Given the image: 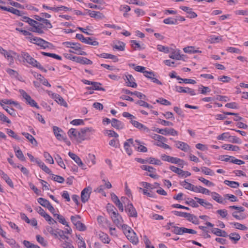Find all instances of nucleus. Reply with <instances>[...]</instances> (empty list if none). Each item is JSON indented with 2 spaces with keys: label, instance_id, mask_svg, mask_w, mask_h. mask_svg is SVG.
Listing matches in <instances>:
<instances>
[{
  "label": "nucleus",
  "instance_id": "obj_25",
  "mask_svg": "<svg viewBox=\"0 0 248 248\" xmlns=\"http://www.w3.org/2000/svg\"><path fill=\"white\" fill-rule=\"evenodd\" d=\"M43 24L38 22V24H36L34 26H33V27L30 30L39 34H42L44 33L43 31L42 30V28H43Z\"/></svg>",
  "mask_w": 248,
  "mask_h": 248
},
{
  "label": "nucleus",
  "instance_id": "obj_11",
  "mask_svg": "<svg viewBox=\"0 0 248 248\" xmlns=\"http://www.w3.org/2000/svg\"><path fill=\"white\" fill-rule=\"evenodd\" d=\"M140 168L143 170H146L148 171V172H150V174H147V175L149 176L154 179L158 178V176L154 173V172H155V169L153 167L150 166L142 165L140 166Z\"/></svg>",
  "mask_w": 248,
  "mask_h": 248
},
{
  "label": "nucleus",
  "instance_id": "obj_46",
  "mask_svg": "<svg viewBox=\"0 0 248 248\" xmlns=\"http://www.w3.org/2000/svg\"><path fill=\"white\" fill-rule=\"evenodd\" d=\"M55 159L58 164L62 168L65 169V164L62 160V159L58 154H57L55 156Z\"/></svg>",
  "mask_w": 248,
  "mask_h": 248
},
{
  "label": "nucleus",
  "instance_id": "obj_64",
  "mask_svg": "<svg viewBox=\"0 0 248 248\" xmlns=\"http://www.w3.org/2000/svg\"><path fill=\"white\" fill-rule=\"evenodd\" d=\"M78 242L79 248H86V244L82 237L80 235L78 236Z\"/></svg>",
  "mask_w": 248,
  "mask_h": 248
},
{
  "label": "nucleus",
  "instance_id": "obj_35",
  "mask_svg": "<svg viewBox=\"0 0 248 248\" xmlns=\"http://www.w3.org/2000/svg\"><path fill=\"white\" fill-rule=\"evenodd\" d=\"M83 43L95 46L99 45L97 41L94 40V38L91 37L86 38Z\"/></svg>",
  "mask_w": 248,
  "mask_h": 248
},
{
  "label": "nucleus",
  "instance_id": "obj_14",
  "mask_svg": "<svg viewBox=\"0 0 248 248\" xmlns=\"http://www.w3.org/2000/svg\"><path fill=\"white\" fill-rule=\"evenodd\" d=\"M68 155L82 169H86L84 168L85 166V165L83 163L81 159L77 155L70 152L68 153Z\"/></svg>",
  "mask_w": 248,
  "mask_h": 248
},
{
  "label": "nucleus",
  "instance_id": "obj_58",
  "mask_svg": "<svg viewBox=\"0 0 248 248\" xmlns=\"http://www.w3.org/2000/svg\"><path fill=\"white\" fill-rule=\"evenodd\" d=\"M198 180L205 184L206 186H214V184L208 180L205 179V178L200 177L198 178Z\"/></svg>",
  "mask_w": 248,
  "mask_h": 248
},
{
  "label": "nucleus",
  "instance_id": "obj_48",
  "mask_svg": "<svg viewBox=\"0 0 248 248\" xmlns=\"http://www.w3.org/2000/svg\"><path fill=\"white\" fill-rule=\"evenodd\" d=\"M36 240L41 245H42L44 247H46L47 246V241H46V240H45V239L44 238V237H43L42 236H41V235H37L36 236Z\"/></svg>",
  "mask_w": 248,
  "mask_h": 248
},
{
  "label": "nucleus",
  "instance_id": "obj_54",
  "mask_svg": "<svg viewBox=\"0 0 248 248\" xmlns=\"http://www.w3.org/2000/svg\"><path fill=\"white\" fill-rule=\"evenodd\" d=\"M151 137L153 139L158 141L166 142L167 141V139L166 138L156 134H153Z\"/></svg>",
  "mask_w": 248,
  "mask_h": 248
},
{
  "label": "nucleus",
  "instance_id": "obj_53",
  "mask_svg": "<svg viewBox=\"0 0 248 248\" xmlns=\"http://www.w3.org/2000/svg\"><path fill=\"white\" fill-rule=\"evenodd\" d=\"M169 168L170 170H171L172 171L177 173L178 175L181 176L182 173L184 172L183 170L174 166H170Z\"/></svg>",
  "mask_w": 248,
  "mask_h": 248
},
{
  "label": "nucleus",
  "instance_id": "obj_26",
  "mask_svg": "<svg viewBox=\"0 0 248 248\" xmlns=\"http://www.w3.org/2000/svg\"><path fill=\"white\" fill-rule=\"evenodd\" d=\"M102 84L99 82H94L93 81L91 87H87L86 88L88 90H97V91H105V89L102 87H100Z\"/></svg>",
  "mask_w": 248,
  "mask_h": 248
},
{
  "label": "nucleus",
  "instance_id": "obj_43",
  "mask_svg": "<svg viewBox=\"0 0 248 248\" xmlns=\"http://www.w3.org/2000/svg\"><path fill=\"white\" fill-rule=\"evenodd\" d=\"M224 183L225 185H226L232 188H237V187H238L239 186V183L238 182H235V181L225 180L224 181Z\"/></svg>",
  "mask_w": 248,
  "mask_h": 248
},
{
  "label": "nucleus",
  "instance_id": "obj_39",
  "mask_svg": "<svg viewBox=\"0 0 248 248\" xmlns=\"http://www.w3.org/2000/svg\"><path fill=\"white\" fill-rule=\"evenodd\" d=\"M46 230L55 238H58V233L59 232V229L55 230L52 227L48 226L46 227Z\"/></svg>",
  "mask_w": 248,
  "mask_h": 248
},
{
  "label": "nucleus",
  "instance_id": "obj_9",
  "mask_svg": "<svg viewBox=\"0 0 248 248\" xmlns=\"http://www.w3.org/2000/svg\"><path fill=\"white\" fill-rule=\"evenodd\" d=\"M175 91L178 93H187L190 95H195L196 93L194 90L188 87H183L181 86H176Z\"/></svg>",
  "mask_w": 248,
  "mask_h": 248
},
{
  "label": "nucleus",
  "instance_id": "obj_33",
  "mask_svg": "<svg viewBox=\"0 0 248 248\" xmlns=\"http://www.w3.org/2000/svg\"><path fill=\"white\" fill-rule=\"evenodd\" d=\"M20 20L28 23L32 27L34 26L36 24H38V22L30 18L28 16H23V19H20Z\"/></svg>",
  "mask_w": 248,
  "mask_h": 248
},
{
  "label": "nucleus",
  "instance_id": "obj_6",
  "mask_svg": "<svg viewBox=\"0 0 248 248\" xmlns=\"http://www.w3.org/2000/svg\"><path fill=\"white\" fill-rule=\"evenodd\" d=\"M125 236L127 239L133 244L136 245L139 242L138 238L136 233L133 231V230H128L125 233Z\"/></svg>",
  "mask_w": 248,
  "mask_h": 248
},
{
  "label": "nucleus",
  "instance_id": "obj_61",
  "mask_svg": "<svg viewBox=\"0 0 248 248\" xmlns=\"http://www.w3.org/2000/svg\"><path fill=\"white\" fill-rule=\"evenodd\" d=\"M202 171L206 175H213L214 172L209 168L203 167L201 168Z\"/></svg>",
  "mask_w": 248,
  "mask_h": 248
},
{
  "label": "nucleus",
  "instance_id": "obj_30",
  "mask_svg": "<svg viewBox=\"0 0 248 248\" xmlns=\"http://www.w3.org/2000/svg\"><path fill=\"white\" fill-rule=\"evenodd\" d=\"M212 198V199L219 203H223L224 200L221 197L220 195L216 192H212L211 193Z\"/></svg>",
  "mask_w": 248,
  "mask_h": 248
},
{
  "label": "nucleus",
  "instance_id": "obj_55",
  "mask_svg": "<svg viewBox=\"0 0 248 248\" xmlns=\"http://www.w3.org/2000/svg\"><path fill=\"white\" fill-rule=\"evenodd\" d=\"M44 156L46 158V160L50 164H54V160L51 155L47 152L44 153Z\"/></svg>",
  "mask_w": 248,
  "mask_h": 248
},
{
  "label": "nucleus",
  "instance_id": "obj_56",
  "mask_svg": "<svg viewBox=\"0 0 248 248\" xmlns=\"http://www.w3.org/2000/svg\"><path fill=\"white\" fill-rule=\"evenodd\" d=\"M43 217L45 218V219L48 222V223L50 225L54 224V223H57V222L46 213L44 215Z\"/></svg>",
  "mask_w": 248,
  "mask_h": 248
},
{
  "label": "nucleus",
  "instance_id": "obj_49",
  "mask_svg": "<svg viewBox=\"0 0 248 248\" xmlns=\"http://www.w3.org/2000/svg\"><path fill=\"white\" fill-rule=\"evenodd\" d=\"M125 44L122 42H118V44L113 45L112 46L113 48L114 49H116L118 50L124 51V50Z\"/></svg>",
  "mask_w": 248,
  "mask_h": 248
},
{
  "label": "nucleus",
  "instance_id": "obj_7",
  "mask_svg": "<svg viewBox=\"0 0 248 248\" xmlns=\"http://www.w3.org/2000/svg\"><path fill=\"white\" fill-rule=\"evenodd\" d=\"M125 81L126 85L132 88H136L137 86V83L135 82V78L130 74H127L124 77H123Z\"/></svg>",
  "mask_w": 248,
  "mask_h": 248
},
{
  "label": "nucleus",
  "instance_id": "obj_38",
  "mask_svg": "<svg viewBox=\"0 0 248 248\" xmlns=\"http://www.w3.org/2000/svg\"><path fill=\"white\" fill-rule=\"evenodd\" d=\"M163 23L166 24H170V25H176L178 24V22H177L176 19L175 18L173 17H168L167 18H165L163 20Z\"/></svg>",
  "mask_w": 248,
  "mask_h": 248
},
{
  "label": "nucleus",
  "instance_id": "obj_34",
  "mask_svg": "<svg viewBox=\"0 0 248 248\" xmlns=\"http://www.w3.org/2000/svg\"><path fill=\"white\" fill-rule=\"evenodd\" d=\"M23 135L29 140V141L33 145H37V142L34 138L28 133H23Z\"/></svg>",
  "mask_w": 248,
  "mask_h": 248
},
{
  "label": "nucleus",
  "instance_id": "obj_29",
  "mask_svg": "<svg viewBox=\"0 0 248 248\" xmlns=\"http://www.w3.org/2000/svg\"><path fill=\"white\" fill-rule=\"evenodd\" d=\"M180 185L183 186L185 188L194 191L196 186L191 184V183L187 182L186 180L180 183Z\"/></svg>",
  "mask_w": 248,
  "mask_h": 248
},
{
  "label": "nucleus",
  "instance_id": "obj_47",
  "mask_svg": "<svg viewBox=\"0 0 248 248\" xmlns=\"http://www.w3.org/2000/svg\"><path fill=\"white\" fill-rule=\"evenodd\" d=\"M23 244L26 248H40L38 245L32 244L27 240L23 241Z\"/></svg>",
  "mask_w": 248,
  "mask_h": 248
},
{
  "label": "nucleus",
  "instance_id": "obj_28",
  "mask_svg": "<svg viewBox=\"0 0 248 248\" xmlns=\"http://www.w3.org/2000/svg\"><path fill=\"white\" fill-rule=\"evenodd\" d=\"M194 192L196 193H201L206 195H209L210 194L209 190L201 186H196Z\"/></svg>",
  "mask_w": 248,
  "mask_h": 248
},
{
  "label": "nucleus",
  "instance_id": "obj_4",
  "mask_svg": "<svg viewBox=\"0 0 248 248\" xmlns=\"http://www.w3.org/2000/svg\"><path fill=\"white\" fill-rule=\"evenodd\" d=\"M92 188L90 186L84 188L81 192V200L82 202H87L90 197Z\"/></svg>",
  "mask_w": 248,
  "mask_h": 248
},
{
  "label": "nucleus",
  "instance_id": "obj_1",
  "mask_svg": "<svg viewBox=\"0 0 248 248\" xmlns=\"http://www.w3.org/2000/svg\"><path fill=\"white\" fill-rule=\"evenodd\" d=\"M19 61H25L32 66L36 67L44 72H47V70L44 68L41 64L34 58L31 57L28 53L22 52L21 54L17 56Z\"/></svg>",
  "mask_w": 248,
  "mask_h": 248
},
{
  "label": "nucleus",
  "instance_id": "obj_3",
  "mask_svg": "<svg viewBox=\"0 0 248 248\" xmlns=\"http://www.w3.org/2000/svg\"><path fill=\"white\" fill-rule=\"evenodd\" d=\"M125 211L128 213L129 217H137L138 213L132 203L128 202L125 207Z\"/></svg>",
  "mask_w": 248,
  "mask_h": 248
},
{
  "label": "nucleus",
  "instance_id": "obj_12",
  "mask_svg": "<svg viewBox=\"0 0 248 248\" xmlns=\"http://www.w3.org/2000/svg\"><path fill=\"white\" fill-rule=\"evenodd\" d=\"M130 123L135 127L140 130H143L147 133L150 132V130L144 124L135 120L130 121Z\"/></svg>",
  "mask_w": 248,
  "mask_h": 248
},
{
  "label": "nucleus",
  "instance_id": "obj_36",
  "mask_svg": "<svg viewBox=\"0 0 248 248\" xmlns=\"http://www.w3.org/2000/svg\"><path fill=\"white\" fill-rule=\"evenodd\" d=\"M140 189L142 191L144 195H145L148 197L153 198H156L157 197L156 194L153 192L152 190L149 191L148 190L143 189L142 188H140Z\"/></svg>",
  "mask_w": 248,
  "mask_h": 248
},
{
  "label": "nucleus",
  "instance_id": "obj_27",
  "mask_svg": "<svg viewBox=\"0 0 248 248\" xmlns=\"http://www.w3.org/2000/svg\"><path fill=\"white\" fill-rule=\"evenodd\" d=\"M77 62L84 65H91L93 64V62L91 60L83 57H78Z\"/></svg>",
  "mask_w": 248,
  "mask_h": 248
},
{
  "label": "nucleus",
  "instance_id": "obj_13",
  "mask_svg": "<svg viewBox=\"0 0 248 248\" xmlns=\"http://www.w3.org/2000/svg\"><path fill=\"white\" fill-rule=\"evenodd\" d=\"M110 217L113 223L117 226L121 224L123 221L121 216L117 212H113Z\"/></svg>",
  "mask_w": 248,
  "mask_h": 248
},
{
  "label": "nucleus",
  "instance_id": "obj_50",
  "mask_svg": "<svg viewBox=\"0 0 248 248\" xmlns=\"http://www.w3.org/2000/svg\"><path fill=\"white\" fill-rule=\"evenodd\" d=\"M52 175V180H54V181L57 182L59 183H63L64 181V179L62 176L55 175L54 174H50Z\"/></svg>",
  "mask_w": 248,
  "mask_h": 248
},
{
  "label": "nucleus",
  "instance_id": "obj_62",
  "mask_svg": "<svg viewBox=\"0 0 248 248\" xmlns=\"http://www.w3.org/2000/svg\"><path fill=\"white\" fill-rule=\"evenodd\" d=\"M230 134L228 132H224L217 137L218 140H226L229 139Z\"/></svg>",
  "mask_w": 248,
  "mask_h": 248
},
{
  "label": "nucleus",
  "instance_id": "obj_51",
  "mask_svg": "<svg viewBox=\"0 0 248 248\" xmlns=\"http://www.w3.org/2000/svg\"><path fill=\"white\" fill-rule=\"evenodd\" d=\"M131 43H132L131 46L134 50H141L144 48L142 47L140 44L136 40H131Z\"/></svg>",
  "mask_w": 248,
  "mask_h": 248
},
{
  "label": "nucleus",
  "instance_id": "obj_22",
  "mask_svg": "<svg viewBox=\"0 0 248 248\" xmlns=\"http://www.w3.org/2000/svg\"><path fill=\"white\" fill-rule=\"evenodd\" d=\"M35 162L46 173L49 174H51V171L50 170L40 159L36 158Z\"/></svg>",
  "mask_w": 248,
  "mask_h": 248
},
{
  "label": "nucleus",
  "instance_id": "obj_41",
  "mask_svg": "<svg viewBox=\"0 0 248 248\" xmlns=\"http://www.w3.org/2000/svg\"><path fill=\"white\" fill-rule=\"evenodd\" d=\"M54 217H57V219H58V221L60 223H62L63 225H65L66 227H69V225L68 222H67L64 218V217L60 215V214H54Z\"/></svg>",
  "mask_w": 248,
  "mask_h": 248
},
{
  "label": "nucleus",
  "instance_id": "obj_60",
  "mask_svg": "<svg viewBox=\"0 0 248 248\" xmlns=\"http://www.w3.org/2000/svg\"><path fill=\"white\" fill-rule=\"evenodd\" d=\"M229 141L233 143H241V140L236 136H233L230 135Z\"/></svg>",
  "mask_w": 248,
  "mask_h": 248
},
{
  "label": "nucleus",
  "instance_id": "obj_21",
  "mask_svg": "<svg viewBox=\"0 0 248 248\" xmlns=\"http://www.w3.org/2000/svg\"><path fill=\"white\" fill-rule=\"evenodd\" d=\"M163 135H171L173 136H176L178 135V132L173 128H165L163 129L162 133Z\"/></svg>",
  "mask_w": 248,
  "mask_h": 248
},
{
  "label": "nucleus",
  "instance_id": "obj_40",
  "mask_svg": "<svg viewBox=\"0 0 248 248\" xmlns=\"http://www.w3.org/2000/svg\"><path fill=\"white\" fill-rule=\"evenodd\" d=\"M229 237L231 240L234 241V244L236 243V242L239 241L241 238L240 235L238 233L235 232H232L230 233L229 235Z\"/></svg>",
  "mask_w": 248,
  "mask_h": 248
},
{
  "label": "nucleus",
  "instance_id": "obj_31",
  "mask_svg": "<svg viewBox=\"0 0 248 248\" xmlns=\"http://www.w3.org/2000/svg\"><path fill=\"white\" fill-rule=\"evenodd\" d=\"M222 148L226 150L238 151L240 150V148L236 145L232 144H224L222 146Z\"/></svg>",
  "mask_w": 248,
  "mask_h": 248
},
{
  "label": "nucleus",
  "instance_id": "obj_2",
  "mask_svg": "<svg viewBox=\"0 0 248 248\" xmlns=\"http://www.w3.org/2000/svg\"><path fill=\"white\" fill-rule=\"evenodd\" d=\"M20 95L22 96V99H24L25 102L30 105L31 107H35L37 108H39V107L37 105V103L32 99L31 97L23 90H19V91Z\"/></svg>",
  "mask_w": 248,
  "mask_h": 248
},
{
  "label": "nucleus",
  "instance_id": "obj_18",
  "mask_svg": "<svg viewBox=\"0 0 248 248\" xmlns=\"http://www.w3.org/2000/svg\"><path fill=\"white\" fill-rule=\"evenodd\" d=\"M0 53L3 54L4 57L9 61V64L14 63V58L10 52L6 51L1 46H0Z\"/></svg>",
  "mask_w": 248,
  "mask_h": 248
},
{
  "label": "nucleus",
  "instance_id": "obj_8",
  "mask_svg": "<svg viewBox=\"0 0 248 248\" xmlns=\"http://www.w3.org/2000/svg\"><path fill=\"white\" fill-rule=\"evenodd\" d=\"M71 48L74 49L75 50H76V51L75 52L74 51L70 50H69V52L70 53H73L78 55L84 56H86L87 55V53L86 52L82 50L81 45L79 43H75V44H73V46L71 47Z\"/></svg>",
  "mask_w": 248,
  "mask_h": 248
},
{
  "label": "nucleus",
  "instance_id": "obj_57",
  "mask_svg": "<svg viewBox=\"0 0 248 248\" xmlns=\"http://www.w3.org/2000/svg\"><path fill=\"white\" fill-rule=\"evenodd\" d=\"M40 46L43 49H46V48H52L53 46L51 43L43 39Z\"/></svg>",
  "mask_w": 248,
  "mask_h": 248
},
{
  "label": "nucleus",
  "instance_id": "obj_16",
  "mask_svg": "<svg viewBox=\"0 0 248 248\" xmlns=\"http://www.w3.org/2000/svg\"><path fill=\"white\" fill-rule=\"evenodd\" d=\"M161 158L163 161L170 162L171 163L175 164L178 163V161H181V159L179 158L170 156L165 154L161 155Z\"/></svg>",
  "mask_w": 248,
  "mask_h": 248
},
{
  "label": "nucleus",
  "instance_id": "obj_42",
  "mask_svg": "<svg viewBox=\"0 0 248 248\" xmlns=\"http://www.w3.org/2000/svg\"><path fill=\"white\" fill-rule=\"evenodd\" d=\"M78 131L75 128H71L68 131V135L71 139L77 138Z\"/></svg>",
  "mask_w": 248,
  "mask_h": 248
},
{
  "label": "nucleus",
  "instance_id": "obj_24",
  "mask_svg": "<svg viewBox=\"0 0 248 248\" xmlns=\"http://www.w3.org/2000/svg\"><path fill=\"white\" fill-rule=\"evenodd\" d=\"M100 240L104 244H108L110 241L108 235L103 232H100L98 234Z\"/></svg>",
  "mask_w": 248,
  "mask_h": 248
},
{
  "label": "nucleus",
  "instance_id": "obj_10",
  "mask_svg": "<svg viewBox=\"0 0 248 248\" xmlns=\"http://www.w3.org/2000/svg\"><path fill=\"white\" fill-rule=\"evenodd\" d=\"M174 142L176 148L185 152H187L190 150V146L186 143L179 140H174Z\"/></svg>",
  "mask_w": 248,
  "mask_h": 248
},
{
  "label": "nucleus",
  "instance_id": "obj_52",
  "mask_svg": "<svg viewBox=\"0 0 248 248\" xmlns=\"http://www.w3.org/2000/svg\"><path fill=\"white\" fill-rule=\"evenodd\" d=\"M230 224L233 225L236 229H239L241 230H246L248 228L241 223L238 222H231Z\"/></svg>",
  "mask_w": 248,
  "mask_h": 248
},
{
  "label": "nucleus",
  "instance_id": "obj_17",
  "mask_svg": "<svg viewBox=\"0 0 248 248\" xmlns=\"http://www.w3.org/2000/svg\"><path fill=\"white\" fill-rule=\"evenodd\" d=\"M123 92L127 94L135 95L140 99H145L146 98V95L145 94L138 91L132 92L127 89H123Z\"/></svg>",
  "mask_w": 248,
  "mask_h": 248
},
{
  "label": "nucleus",
  "instance_id": "obj_59",
  "mask_svg": "<svg viewBox=\"0 0 248 248\" xmlns=\"http://www.w3.org/2000/svg\"><path fill=\"white\" fill-rule=\"evenodd\" d=\"M55 101L61 106H64L65 107H67V104L66 101L63 99V98L59 95L56 99Z\"/></svg>",
  "mask_w": 248,
  "mask_h": 248
},
{
  "label": "nucleus",
  "instance_id": "obj_37",
  "mask_svg": "<svg viewBox=\"0 0 248 248\" xmlns=\"http://www.w3.org/2000/svg\"><path fill=\"white\" fill-rule=\"evenodd\" d=\"M147 163L159 166L162 165V162L159 159H156L152 157L147 158Z\"/></svg>",
  "mask_w": 248,
  "mask_h": 248
},
{
  "label": "nucleus",
  "instance_id": "obj_19",
  "mask_svg": "<svg viewBox=\"0 0 248 248\" xmlns=\"http://www.w3.org/2000/svg\"><path fill=\"white\" fill-rule=\"evenodd\" d=\"M133 147L136 150L140 152L145 153L148 151L147 148L144 146L141 145L140 141L138 140H135V143L133 144Z\"/></svg>",
  "mask_w": 248,
  "mask_h": 248
},
{
  "label": "nucleus",
  "instance_id": "obj_44",
  "mask_svg": "<svg viewBox=\"0 0 248 248\" xmlns=\"http://www.w3.org/2000/svg\"><path fill=\"white\" fill-rule=\"evenodd\" d=\"M186 218L189 221L191 222L194 224H199V220L197 217L194 215L189 213V215H187V217Z\"/></svg>",
  "mask_w": 248,
  "mask_h": 248
},
{
  "label": "nucleus",
  "instance_id": "obj_32",
  "mask_svg": "<svg viewBox=\"0 0 248 248\" xmlns=\"http://www.w3.org/2000/svg\"><path fill=\"white\" fill-rule=\"evenodd\" d=\"M27 38L30 40V41L33 44H35L39 46H40L42 42L43 41V39L37 37H33L32 36V37H27Z\"/></svg>",
  "mask_w": 248,
  "mask_h": 248
},
{
  "label": "nucleus",
  "instance_id": "obj_23",
  "mask_svg": "<svg viewBox=\"0 0 248 248\" xmlns=\"http://www.w3.org/2000/svg\"><path fill=\"white\" fill-rule=\"evenodd\" d=\"M98 56L100 58L105 59H112L114 62H117L119 61V59L116 56L107 53H102L99 55H98Z\"/></svg>",
  "mask_w": 248,
  "mask_h": 248
},
{
  "label": "nucleus",
  "instance_id": "obj_5",
  "mask_svg": "<svg viewBox=\"0 0 248 248\" xmlns=\"http://www.w3.org/2000/svg\"><path fill=\"white\" fill-rule=\"evenodd\" d=\"M53 131L54 135L59 140H62L66 136L65 133L61 128L56 126H53Z\"/></svg>",
  "mask_w": 248,
  "mask_h": 248
},
{
  "label": "nucleus",
  "instance_id": "obj_45",
  "mask_svg": "<svg viewBox=\"0 0 248 248\" xmlns=\"http://www.w3.org/2000/svg\"><path fill=\"white\" fill-rule=\"evenodd\" d=\"M174 230L172 231V232L174 234L177 235H182L184 233V227H178L177 226H172Z\"/></svg>",
  "mask_w": 248,
  "mask_h": 248
},
{
  "label": "nucleus",
  "instance_id": "obj_15",
  "mask_svg": "<svg viewBox=\"0 0 248 248\" xmlns=\"http://www.w3.org/2000/svg\"><path fill=\"white\" fill-rule=\"evenodd\" d=\"M87 13L91 17L97 19H102L105 17L104 15L99 11H94L86 10Z\"/></svg>",
  "mask_w": 248,
  "mask_h": 248
},
{
  "label": "nucleus",
  "instance_id": "obj_63",
  "mask_svg": "<svg viewBox=\"0 0 248 248\" xmlns=\"http://www.w3.org/2000/svg\"><path fill=\"white\" fill-rule=\"evenodd\" d=\"M106 208L108 212L110 215L112 214L113 212H117L116 208L110 203L107 204Z\"/></svg>",
  "mask_w": 248,
  "mask_h": 248
},
{
  "label": "nucleus",
  "instance_id": "obj_20",
  "mask_svg": "<svg viewBox=\"0 0 248 248\" xmlns=\"http://www.w3.org/2000/svg\"><path fill=\"white\" fill-rule=\"evenodd\" d=\"M111 125L112 126H113V127L118 130L123 129L124 127V123L115 118H113L112 119Z\"/></svg>",
  "mask_w": 248,
  "mask_h": 248
}]
</instances>
